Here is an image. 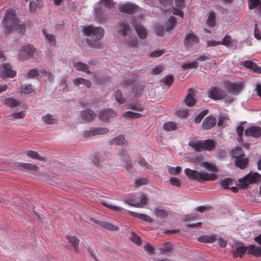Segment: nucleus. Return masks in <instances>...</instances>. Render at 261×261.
<instances>
[{"label":"nucleus","mask_w":261,"mask_h":261,"mask_svg":"<svg viewBox=\"0 0 261 261\" xmlns=\"http://www.w3.org/2000/svg\"><path fill=\"white\" fill-rule=\"evenodd\" d=\"M176 23V18L174 16H170L168 22L166 24V30L167 31L172 30Z\"/></svg>","instance_id":"nucleus-35"},{"label":"nucleus","mask_w":261,"mask_h":261,"mask_svg":"<svg viewBox=\"0 0 261 261\" xmlns=\"http://www.w3.org/2000/svg\"><path fill=\"white\" fill-rule=\"evenodd\" d=\"M115 98L119 103H124L125 102V99L123 97L122 93L119 90H117L115 93Z\"/></svg>","instance_id":"nucleus-49"},{"label":"nucleus","mask_w":261,"mask_h":261,"mask_svg":"<svg viewBox=\"0 0 261 261\" xmlns=\"http://www.w3.org/2000/svg\"><path fill=\"white\" fill-rule=\"evenodd\" d=\"M261 181V175L257 172H250L244 177L239 179V186L242 189L247 188L249 184Z\"/></svg>","instance_id":"nucleus-4"},{"label":"nucleus","mask_w":261,"mask_h":261,"mask_svg":"<svg viewBox=\"0 0 261 261\" xmlns=\"http://www.w3.org/2000/svg\"><path fill=\"white\" fill-rule=\"evenodd\" d=\"M148 183V180L146 178L138 179L135 181V185L136 187H140L142 185H146Z\"/></svg>","instance_id":"nucleus-57"},{"label":"nucleus","mask_w":261,"mask_h":261,"mask_svg":"<svg viewBox=\"0 0 261 261\" xmlns=\"http://www.w3.org/2000/svg\"><path fill=\"white\" fill-rule=\"evenodd\" d=\"M113 141L114 144L118 145L124 144L126 142L124 137L122 135L118 136Z\"/></svg>","instance_id":"nucleus-54"},{"label":"nucleus","mask_w":261,"mask_h":261,"mask_svg":"<svg viewBox=\"0 0 261 261\" xmlns=\"http://www.w3.org/2000/svg\"><path fill=\"white\" fill-rule=\"evenodd\" d=\"M114 3L113 0H100L99 3V6L100 8H96L95 10V13L96 15V18L98 21L100 23L104 22L105 21V18L102 17L101 14V9L102 7L107 8H111L114 7Z\"/></svg>","instance_id":"nucleus-6"},{"label":"nucleus","mask_w":261,"mask_h":261,"mask_svg":"<svg viewBox=\"0 0 261 261\" xmlns=\"http://www.w3.org/2000/svg\"><path fill=\"white\" fill-rule=\"evenodd\" d=\"M127 108L138 112H142L144 109V107L139 103H129L128 105Z\"/></svg>","instance_id":"nucleus-47"},{"label":"nucleus","mask_w":261,"mask_h":261,"mask_svg":"<svg viewBox=\"0 0 261 261\" xmlns=\"http://www.w3.org/2000/svg\"><path fill=\"white\" fill-rule=\"evenodd\" d=\"M217 143L213 140L207 139L203 141V150L213 151L216 147Z\"/></svg>","instance_id":"nucleus-21"},{"label":"nucleus","mask_w":261,"mask_h":261,"mask_svg":"<svg viewBox=\"0 0 261 261\" xmlns=\"http://www.w3.org/2000/svg\"><path fill=\"white\" fill-rule=\"evenodd\" d=\"M153 212L157 217L161 218H166L169 215L168 212L164 210L162 206H159L155 207Z\"/></svg>","instance_id":"nucleus-26"},{"label":"nucleus","mask_w":261,"mask_h":261,"mask_svg":"<svg viewBox=\"0 0 261 261\" xmlns=\"http://www.w3.org/2000/svg\"><path fill=\"white\" fill-rule=\"evenodd\" d=\"M97 224L102 228L109 231H116L119 230V227L117 226L114 225L112 223L105 222V221H98Z\"/></svg>","instance_id":"nucleus-24"},{"label":"nucleus","mask_w":261,"mask_h":261,"mask_svg":"<svg viewBox=\"0 0 261 261\" xmlns=\"http://www.w3.org/2000/svg\"><path fill=\"white\" fill-rule=\"evenodd\" d=\"M35 50L34 47L31 44L24 46L19 54V58L22 61L27 60L33 55Z\"/></svg>","instance_id":"nucleus-10"},{"label":"nucleus","mask_w":261,"mask_h":261,"mask_svg":"<svg viewBox=\"0 0 261 261\" xmlns=\"http://www.w3.org/2000/svg\"><path fill=\"white\" fill-rule=\"evenodd\" d=\"M16 72L12 70V66L9 64H6L3 66L2 75L5 77L12 78L16 76Z\"/></svg>","instance_id":"nucleus-14"},{"label":"nucleus","mask_w":261,"mask_h":261,"mask_svg":"<svg viewBox=\"0 0 261 261\" xmlns=\"http://www.w3.org/2000/svg\"><path fill=\"white\" fill-rule=\"evenodd\" d=\"M85 247L87 249V251L90 253L91 256L95 260L97 261V258L96 257L95 255L94 254V251L92 249V248L89 245L86 244L85 245Z\"/></svg>","instance_id":"nucleus-64"},{"label":"nucleus","mask_w":261,"mask_h":261,"mask_svg":"<svg viewBox=\"0 0 261 261\" xmlns=\"http://www.w3.org/2000/svg\"><path fill=\"white\" fill-rule=\"evenodd\" d=\"M25 153L28 157H30L32 159H37L39 161L44 160V158L39 155L36 151L33 150H27L25 151Z\"/></svg>","instance_id":"nucleus-39"},{"label":"nucleus","mask_w":261,"mask_h":261,"mask_svg":"<svg viewBox=\"0 0 261 261\" xmlns=\"http://www.w3.org/2000/svg\"><path fill=\"white\" fill-rule=\"evenodd\" d=\"M130 240L138 245H141L142 242L140 238L137 236L135 233H132L130 238Z\"/></svg>","instance_id":"nucleus-53"},{"label":"nucleus","mask_w":261,"mask_h":261,"mask_svg":"<svg viewBox=\"0 0 261 261\" xmlns=\"http://www.w3.org/2000/svg\"><path fill=\"white\" fill-rule=\"evenodd\" d=\"M138 6L130 3H126L119 5V10L128 14H134L138 9Z\"/></svg>","instance_id":"nucleus-9"},{"label":"nucleus","mask_w":261,"mask_h":261,"mask_svg":"<svg viewBox=\"0 0 261 261\" xmlns=\"http://www.w3.org/2000/svg\"><path fill=\"white\" fill-rule=\"evenodd\" d=\"M154 31L158 36H162L164 33V27L162 25H156L154 28Z\"/></svg>","instance_id":"nucleus-56"},{"label":"nucleus","mask_w":261,"mask_h":261,"mask_svg":"<svg viewBox=\"0 0 261 261\" xmlns=\"http://www.w3.org/2000/svg\"><path fill=\"white\" fill-rule=\"evenodd\" d=\"M83 33L89 37L87 39V42L91 45H94L95 42L101 40L104 36V30L102 28L93 25L85 27L83 29Z\"/></svg>","instance_id":"nucleus-2"},{"label":"nucleus","mask_w":261,"mask_h":261,"mask_svg":"<svg viewBox=\"0 0 261 261\" xmlns=\"http://www.w3.org/2000/svg\"><path fill=\"white\" fill-rule=\"evenodd\" d=\"M248 250V247L240 246L237 247L232 252L234 257H241Z\"/></svg>","instance_id":"nucleus-30"},{"label":"nucleus","mask_w":261,"mask_h":261,"mask_svg":"<svg viewBox=\"0 0 261 261\" xmlns=\"http://www.w3.org/2000/svg\"><path fill=\"white\" fill-rule=\"evenodd\" d=\"M65 237L68 242L74 248L75 252H78L79 251L80 240L76 237L69 234H67Z\"/></svg>","instance_id":"nucleus-18"},{"label":"nucleus","mask_w":261,"mask_h":261,"mask_svg":"<svg viewBox=\"0 0 261 261\" xmlns=\"http://www.w3.org/2000/svg\"><path fill=\"white\" fill-rule=\"evenodd\" d=\"M123 116L125 118L133 119L139 118L142 116V115L138 113H135L132 111H127L123 114Z\"/></svg>","instance_id":"nucleus-44"},{"label":"nucleus","mask_w":261,"mask_h":261,"mask_svg":"<svg viewBox=\"0 0 261 261\" xmlns=\"http://www.w3.org/2000/svg\"><path fill=\"white\" fill-rule=\"evenodd\" d=\"M201 165L210 171L216 173L218 171V170L216 166L213 163H210L207 162H203L201 163Z\"/></svg>","instance_id":"nucleus-38"},{"label":"nucleus","mask_w":261,"mask_h":261,"mask_svg":"<svg viewBox=\"0 0 261 261\" xmlns=\"http://www.w3.org/2000/svg\"><path fill=\"white\" fill-rule=\"evenodd\" d=\"M241 65L246 68L252 70L253 72L261 74V67L258 66L255 63L251 60H246L241 62Z\"/></svg>","instance_id":"nucleus-13"},{"label":"nucleus","mask_w":261,"mask_h":261,"mask_svg":"<svg viewBox=\"0 0 261 261\" xmlns=\"http://www.w3.org/2000/svg\"><path fill=\"white\" fill-rule=\"evenodd\" d=\"M245 135L258 138L261 136V127L257 126H251L245 130Z\"/></svg>","instance_id":"nucleus-12"},{"label":"nucleus","mask_w":261,"mask_h":261,"mask_svg":"<svg viewBox=\"0 0 261 261\" xmlns=\"http://www.w3.org/2000/svg\"><path fill=\"white\" fill-rule=\"evenodd\" d=\"M25 116V112L22 111L19 112H15L11 114L10 117H12L14 119H22Z\"/></svg>","instance_id":"nucleus-52"},{"label":"nucleus","mask_w":261,"mask_h":261,"mask_svg":"<svg viewBox=\"0 0 261 261\" xmlns=\"http://www.w3.org/2000/svg\"><path fill=\"white\" fill-rule=\"evenodd\" d=\"M126 202L128 203L130 205L136 207H140L143 205H145L147 203V197L144 195H141L140 197V202H135L133 199H130L129 200V202L126 201Z\"/></svg>","instance_id":"nucleus-22"},{"label":"nucleus","mask_w":261,"mask_h":261,"mask_svg":"<svg viewBox=\"0 0 261 261\" xmlns=\"http://www.w3.org/2000/svg\"><path fill=\"white\" fill-rule=\"evenodd\" d=\"M74 66L78 71H82L88 74H90L91 72L88 69V66L82 62H78L74 64Z\"/></svg>","instance_id":"nucleus-29"},{"label":"nucleus","mask_w":261,"mask_h":261,"mask_svg":"<svg viewBox=\"0 0 261 261\" xmlns=\"http://www.w3.org/2000/svg\"><path fill=\"white\" fill-rule=\"evenodd\" d=\"M208 96L214 100H220L226 96L225 91L216 87H211L207 92Z\"/></svg>","instance_id":"nucleus-7"},{"label":"nucleus","mask_w":261,"mask_h":261,"mask_svg":"<svg viewBox=\"0 0 261 261\" xmlns=\"http://www.w3.org/2000/svg\"><path fill=\"white\" fill-rule=\"evenodd\" d=\"M116 112L110 109H106L101 112L99 115V118L102 121H106L116 116Z\"/></svg>","instance_id":"nucleus-16"},{"label":"nucleus","mask_w":261,"mask_h":261,"mask_svg":"<svg viewBox=\"0 0 261 261\" xmlns=\"http://www.w3.org/2000/svg\"><path fill=\"white\" fill-rule=\"evenodd\" d=\"M4 103L5 105L12 108L16 107L19 106V103L13 98H7L4 99Z\"/></svg>","instance_id":"nucleus-36"},{"label":"nucleus","mask_w":261,"mask_h":261,"mask_svg":"<svg viewBox=\"0 0 261 261\" xmlns=\"http://www.w3.org/2000/svg\"><path fill=\"white\" fill-rule=\"evenodd\" d=\"M159 250L162 253H170L172 250V245L170 242H167L161 246Z\"/></svg>","instance_id":"nucleus-37"},{"label":"nucleus","mask_w":261,"mask_h":261,"mask_svg":"<svg viewBox=\"0 0 261 261\" xmlns=\"http://www.w3.org/2000/svg\"><path fill=\"white\" fill-rule=\"evenodd\" d=\"M248 161L247 158L242 156L235 160V165L241 169H244L247 165Z\"/></svg>","instance_id":"nucleus-31"},{"label":"nucleus","mask_w":261,"mask_h":261,"mask_svg":"<svg viewBox=\"0 0 261 261\" xmlns=\"http://www.w3.org/2000/svg\"><path fill=\"white\" fill-rule=\"evenodd\" d=\"M137 163L143 167L148 168V166H149V165L143 158L139 157L137 160Z\"/></svg>","instance_id":"nucleus-61"},{"label":"nucleus","mask_w":261,"mask_h":261,"mask_svg":"<svg viewBox=\"0 0 261 261\" xmlns=\"http://www.w3.org/2000/svg\"><path fill=\"white\" fill-rule=\"evenodd\" d=\"M245 154L241 148H237L236 149L232 150V156L236 159L242 156H244Z\"/></svg>","instance_id":"nucleus-48"},{"label":"nucleus","mask_w":261,"mask_h":261,"mask_svg":"<svg viewBox=\"0 0 261 261\" xmlns=\"http://www.w3.org/2000/svg\"><path fill=\"white\" fill-rule=\"evenodd\" d=\"M3 24L5 27V33L6 34H10L15 31L20 34H23L25 30V24L19 23V19L12 10L6 11L3 20Z\"/></svg>","instance_id":"nucleus-1"},{"label":"nucleus","mask_w":261,"mask_h":261,"mask_svg":"<svg viewBox=\"0 0 261 261\" xmlns=\"http://www.w3.org/2000/svg\"><path fill=\"white\" fill-rule=\"evenodd\" d=\"M199 42V37L193 31L190 30L187 32L183 41L184 45L186 48H191Z\"/></svg>","instance_id":"nucleus-5"},{"label":"nucleus","mask_w":261,"mask_h":261,"mask_svg":"<svg viewBox=\"0 0 261 261\" xmlns=\"http://www.w3.org/2000/svg\"><path fill=\"white\" fill-rule=\"evenodd\" d=\"M181 169V168L179 166L176 167H171L168 168V171L171 174L177 175L180 173Z\"/></svg>","instance_id":"nucleus-55"},{"label":"nucleus","mask_w":261,"mask_h":261,"mask_svg":"<svg viewBox=\"0 0 261 261\" xmlns=\"http://www.w3.org/2000/svg\"><path fill=\"white\" fill-rule=\"evenodd\" d=\"M42 120L47 124H53L57 121V120L55 119L54 116L49 114H47L44 116H43Z\"/></svg>","instance_id":"nucleus-41"},{"label":"nucleus","mask_w":261,"mask_h":261,"mask_svg":"<svg viewBox=\"0 0 261 261\" xmlns=\"http://www.w3.org/2000/svg\"><path fill=\"white\" fill-rule=\"evenodd\" d=\"M128 213L131 216L137 217L146 222L151 223L152 222L151 218L146 214L138 213L129 211H128Z\"/></svg>","instance_id":"nucleus-23"},{"label":"nucleus","mask_w":261,"mask_h":261,"mask_svg":"<svg viewBox=\"0 0 261 261\" xmlns=\"http://www.w3.org/2000/svg\"><path fill=\"white\" fill-rule=\"evenodd\" d=\"M198 241L203 243H213L217 240L216 237L212 236H203L198 238Z\"/></svg>","instance_id":"nucleus-32"},{"label":"nucleus","mask_w":261,"mask_h":261,"mask_svg":"<svg viewBox=\"0 0 261 261\" xmlns=\"http://www.w3.org/2000/svg\"><path fill=\"white\" fill-rule=\"evenodd\" d=\"M128 45L130 47L137 46L138 40L136 37H130V40L127 42Z\"/></svg>","instance_id":"nucleus-58"},{"label":"nucleus","mask_w":261,"mask_h":261,"mask_svg":"<svg viewBox=\"0 0 261 261\" xmlns=\"http://www.w3.org/2000/svg\"><path fill=\"white\" fill-rule=\"evenodd\" d=\"M220 44H223L225 46H230L232 43V40L231 37L228 35H225L223 38L222 41H219Z\"/></svg>","instance_id":"nucleus-51"},{"label":"nucleus","mask_w":261,"mask_h":261,"mask_svg":"<svg viewBox=\"0 0 261 261\" xmlns=\"http://www.w3.org/2000/svg\"><path fill=\"white\" fill-rule=\"evenodd\" d=\"M225 87L228 92L236 94L241 91L242 85L240 84L229 82L226 83Z\"/></svg>","instance_id":"nucleus-15"},{"label":"nucleus","mask_w":261,"mask_h":261,"mask_svg":"<svg viewBox=\"0 0 261 261\" xmlns=\"http://www.w3.org/2000/svg\"><path fill=\"white\" fill-rule=\"evenodd\" d=\"M208 18L207 19L206 23L210 27H214L215 25L216 16L214 11L210 12L207 13Z\"/></svg>","instance_id":"nucleus-33"},{"label":"nucleus","mask_w":261,"mask_h":261,"mask_svg":"<svg viewBox=\"0 0 261 261\" xmlns=\"http://www.w3.org/2000/svg\"><path fill=\"white\" fill-rule=\"evenodd\" d=\"M170 181L171 184L173 186H177L178 187H180L181 183L180 180L176 177H171Z\"/></svg>","instance_id":"nucleus-60"},{"label":"nucleus","mask_w":261,"mask_h":261,"mask_svg":"<svg viewBox=\"0 0 261 261\" xmlns=\"http://www.w3.org/2000/svg\"><path fill=\"white\" fill-rule=\"evenodd\" d=\"M232 182V180L230 178H226L221 181V186L224 189H228L227 186Z\"/></svg>","instance_id":"nucleus-59"},{"label":"nucleus","mask_w":261,"mask_h":261,"mask_svg":"<svg viewBox=\"0 0 261 261\" xmlns=\"http://www.w3.org/2000/svg\"><path fill=\"white\" fill-rule=\"evenodd\" d=\"M163 128L167 131L174 130L176 129V123L172 121H169L164 124Z\"/></svg>","instance_id":"nucleus-42"},{"label":"nucleus","mask_w":261,"mask_h":261,"mask_svg":"<svg viewBox=\"0 0 261 261\" xmlns=\"http://www.w3.org/2000/svg\"><path fill=\"white\" fill-rule=\"evenodd\" d=\"M96 114L92 110L87 109L81 112V117L86 121H92L95 118Z\"/></svg>","instance_id":"nucleus-17"},{"label":"nucleus","mask_w":261,"mask_h":261,"mask_svg":"<svg viewBox=\"0 0 261 261\" xmlns=\"http://www.w3.org/2000/svg\"><path fill=\"white\" fill-rule=\"evenodd\" d=\"M198 63L194 60L193 62L189 63H185L181 65V68L185 70L187 69L197 68Z\"/></svg>","instance_id":"nucleus-45"},{"label":"nucleus","mask_w":261,"mask_h":261,"mask_svg":"<svg viewBox=\"0 0 261 261\" xmlns=\"http://www.w3.org/2000/svg\"><path fill=\"white\" fill-rule=\"evenodd\" d=\"M45 38L48 40L51 45L55 46L56 45V37L54 35L49 34L46 33L45 31H43Z\"/></svg>","instance_id":"nucleus-46"},{"label":"nucleus","mask_w":261,"mask_h":261,"mask_svg":"<svg viewBox=\"0 0 261 261\" xmlns=\"http://www.w3.org/2000/svg\"><path fill=\"white\" fill-rule=\"evenodd\" d=\"M144 90V87L141 85H135L133 91L136 96H140Z\"/></svg>","instance_id":"nucleus-50"},{"label":"nucleus","mask_w":261,"mask_h":261,"mask_svg":"<svg viewBox=\"0 0 261 261\" xmlns=\"http://www.w3.org/2000/svg\"><path fill=\"white\" fill-rule=\"evenodd\" d=\"M130 32V28L128 23L121 22L119 25V33L123 37L126 36Z\"/></svg>","instance_id":"nucleus-25"},{"label":"nucleus","mask_w":261,"mask_h":261,"mask_svg":"<svg viewBox=\"0 0 261 261\" xmlns=\"http://www.w3.org/2000/svg\"><path fill=\"white\" fill-rule=\"evenodd\" d=\"M185 173L191 180H196L201 182L205 181H213L217 178V175L215 173L199 172L190 168H186Z\"/></svg>","instance_id":"nucleus-3"},{"label":"nucleus","mask_w":261,"mask_h":261,"mask_svg":"<svg viewBox=\"0 0 261 261\" xmlns=\"http://www.w3.org/2000/svg\"><path fill=\"white\" fill-rule=\"evenodd\" d=\"M101 204L105 207H106L109 209L114 210L115 211L119 212H120L122 213H124L126 211V210H125L124 208H123V207L115 206V205H113L108 204L105 202H102Z\"/></svg>","instance_id":"nucleus-34"},{"label":"nucleus","mask_w":261,"mask_h":261,"mask_svg":"<svg viewBox=\"0 0 261 261\" xmlns=\"http://www.w3.org/2000/svg\"><path fill=\"white\" fill-rule=\"evenodd\" d=\"M130 23L134 25L138 37L142 39H145L147 35L146 29L140 23H138L137 20L135 18H131Z\"/></svg>","instance_id":"nucleus-8"},{"label":"nucleus","mask_w":261,"mask_h":261,"mask_svg":"<svg viewBox=\"0 0 261 261\" xmlns=\"http://www.w3.org/2000/svg\"><path fill=\"white\" fill-rule=\"evenodd\" d=\"M194 91L192 88L189 89V93L185 98V102L188 106H193L196 102L195 98L193 97Z\"/></svg>","instance_id":"nucleus-27"},{"label":"nucleus","mask_w":261,"mask_h":261,"mask_svg":"<svg viewBox=\"0 0 261 261\" xmlns=\"http://www.w3.org/2000/svg\"><path fill=\"white\" fill-rule=\"evenodd\" d=\"M178 117L186 118L188 115V112L185 110H180L176 112Z\"/></svg>","instance_id":"nucleus-62"},{"label":"nucleus","mask_w":261,"mask_h":261,"mask_svg":"<svg viewBox=\"0 0 261 261\" xmlns=\"http://www.w3.org/2000/svg\"><path fill=\"white\" fill-rule=\"evenodd\" d=\"M247 254L252 255L255 257H261V247L256 246L253 244L249 245Z\"/></svg>","instance_id":"nucleus-20"},{"label":"nucleus","mask_w":261,"mask_h":261,"mask_svg":"<svg viewBox=\"0 0 261 261\" xmlns=\"http://www.w3.org/2000/svg\"><path fill=\"white\" fill-rule=\"evenodd\" d=\"M27 75L29 78H33L38 76L39 73L36 69H32L29 71Z\"/></svg>","instance_id":"nucleus-63"},{"label":"nucleus","mask_w":261,"mask_h":261,"mask_svg":"<svg viewBox=\"0 0 261 261\" xmlns=\"http://www.w3.org/2000/svg\"><path fill=\"white\" fill-rule=\"evenodd\" d=\"M15 167L21 171L28 172H36L38 169V166L30 163L18 162L15 163Z\"/></svg>","instance_id":"nucleus-11"},{"label":"nucleus","mask_w":261,"mask_h":261,"mask_svg":"<svg viewBox=\"0 0 261 261\" xmlns=\"http://www.w3.org/2000/svg\"><path fill=\"white\" fill-rule=\"evenodd\" d=\"M93 136L105 134L109 132V129L106 127H95L92 129Z\"/></svg>","instance_id":"nucleus-43"},{"label":"nucleus","mask_w":261,"mask_h":261,"mask_svg":"<svg viewBox=\"0 0 261 261\" xmlns=\"http://www.w3.org/2000/svg\"><path fill=\"white\" fill-rule=\"evenodd\" d=\"M20 92L24 94H29L34 92V89L31 84L23 85L20 88Z\"/></svg>","instance_id":"nucleus-40"},{"label":"nucleus","mask_w":261,"mask_h":261,"mask_svg":"<svg viewBox=\"0 0 261 261\" xmlns=\"http://www.w3.org/2000/svg\"><path fill=\"white\" fill-rule=\"evenodd\" d=\"M189 145L197 151L203 150L202 140L191 141L189 142Z\"/></svg>","instance_id":"nucleus-28"},{"label":"nucleus","mask_w":261,"mask_h":261,"mask_svg":"<svg viewBox=\"0 0 261 261\" xmlns=\"http://www.w3.org/2000/svg\"><path fill=\"white\" fill-rule=\"evenodd\" d=\"M216 123V119L212 116L206 117L202 122V127L204 129H208L214 127Z\"/></svg>","instance_id":"nucleus-19"}]
</instances>
